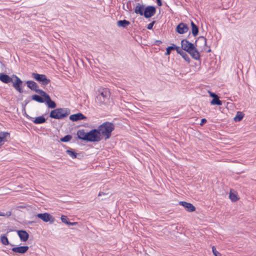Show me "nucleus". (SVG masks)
I'll return each instance as SVG.
<instances>
[{
    "label": "nucleus",
    "mask_w": 256,
    "mask_h": 256,
    "mask_svg": "<svg viewBox=\"0 0 256 256\" xmlns=\"http://www.w3.org/2000/svg\"><path fill=\"white\" fill-rule=\"evenodd\" d=\"M77 136L79 139L90 142H98L102 138L97 128L87 132L84 130H79L77 132Z\"/></svg>",
    "instance_id": "f257e3e1"
},
{
    "label": "nucleus",
    "mask_w": 256,
    "mask_h": 256,
    "mask_svg": "<svg viewBox=\"0 0 256 256\" xmlns=\"http://www.w3.org/2000/svg\"><path fill=\"white\" fill-rule=\"evenodd\" d=\"M181 46L182 50L188 52L194 60H200V54L194 44L184 39L181 41Z\"/></svg>",
    "instance_id": "f03ea898"
},
{
    "label": "nucleus",
    "mask_w": 256,
    "mask_h": 256,
    "mask_svg": "<svg viewBox=\"0 0 256 256\" xmlns=\"http://www.w3.org/2000/svg\"><path fill=\"white\" fill-rule=\"evenodd\" d=\"M97 129L100 136H104L106 140L111 136L112 132L114 129V125L112 122H106L99 126Z\"/></svg>",
    "instance_id": "7ed1b4c3"
},
{
    "label": "nucleus",
    "mask_w": 256,
    "mask_h": 256,
    "mask_svg": "<svg viewBox=\"0 0 256 256\" xmlns=\"http://www.w3.org/2000/svg\"><path fill=\"white\" fill-rule=\"evenodd\" d=\"M110 97V92L106 89H102L101 92L96 96L95 101L99 106H101L108 103Z\"/></svg>",
    "instance_id": "20e7f679"
},
{
    "label": "nucleus",
    "mask_w": 256,
    "mask_h": 256,
    "mask_svg": "<svg viewBox=\"0 0 256 256\" xmlns=\"http://www.w3.org/2000/svg\"><path fill=\"white\" fill-rule=\"evenodd\" d=\"M70 114V110L66 108H58L52 110L50 117L55 119H62L66 118Z\"/></svg>",
    "instance_id": "39448f33"
},
{
    "label": "nucleus",
    "mask_w": 256,
    "mask_h": 256,
    "mask_svg": "<svg viewBox=\"0 0 256 256\" xmlns=\"http://www.w3.org/2000/svg\"><path fill=\"white\" fill-rule=\"evenodd\" d=\"M32 76V78L43 86L48 85L50 82V80L48 79L44 74L33 72Z\"/></svg>",
    "instance_id": "423d86ee"
},
{
    "label": "nucleus",
    "mask_w": 256,
    "mask_h": 256,
    "mask_svg": "<svg viewBox=\"0 0 256 256\" xmlns=\"http://www.w3.org/2000/svg\"><path fill=\"white\" fill-rule=\"evenodd\" d=\"M40 96L44 98V102L50 108H54L56 106V104L51 100L50 96L45 92L40 91Z\"/></svg>",
    "instance_id": "0eeeda50"
},
{
    "label": "nucleus",
    "mask_w": 256,
    "mask_h": 256,
    "mask_svg": "<svg viewBox=\"0 0 256 256\" xmlns=\"http://www.w3.org/2000/svg\"><path fill=\"white\" fill-rule=\"evenodd\" d=\"M156 10L154 6H148L145 8L143 16L148 18L156 14Z\"/></svg>",
    "instance_id": "6e6552de"
},
{
    "label": "nucleus",
    "mask_w": 256,
    "mask_h": 256,
    "mask_svg": "<svg viewBox=\"0 0 256 256\" xmlns=\"http://www.w3.org/2000/svg\"><path fill=\"white\" fill-rule=\"evenodd\" d=\"M37 216L44 222H49L50 224H52L54 222V218L52 215L46 212L38 214Z\"/></svg>",
    "instance_id": "1a4fd4ad"
},
{
    "label": "nucleus",
    "mask_w": 256,
    "mask_h": 256,
    "mask_svg": "<svg viewBox=\"0 0 256 256\" xmlns=\"http://www.w3.org/2000/svg\"><path fill=\"white\" fill-rule=\"evenodd\" d=\"M14 77L15 78V81L13 82L12 86L14 88L18 90L19 92H22V80L16 76L14 75Z\"/></svg>",
    "instance_id": "9d476101"
},
{
    "label": "nucleus",
    "mask_w": 256,
    "mask_h": 256,
    "mask_svg": "<svg viewBox=\"0 0 256 256\" xmlns=\"http://www.w3.org/2000/svg\"><path fill=\"white\" fill-rule=\"evenodd\" d=\"M26 85H27V86L29 88H30L31 90L35 91L36 92L38 93L40 95V91L44 92L42 90L38 88V86L37 84L34 81H32V80L27 81Z\"/></svg>",
    "instance_id": "9b49d317"
},
{
    "label": "nucleus",
    "mask_w": 256,
    "mask_h": 256,
    "mask_svg": "<svg viewBox=\"0 0 256 256\" xmlns=\"http://www.w3.org/2000/svg\"><path fill=\"white\" fill-rule=\"evenodd\" d=\"M188 30V26L183 22H180L176 26V31L180 34L186 33Z\"/></svg>",
    "instance_id": "f8f14e48"
},
{
    "label": "nucleus",
    "mask_w": 256,
    "mask_h": 256,
    "mask_svg": "<svg viewBox=\"0 0 256 256\" xmlns=\"http://www.w3.org/2000/svg\"><path fill=\"white\" fill-rule=\"evenodd\" d=\"M179 204L183 206L186 210L188 212H194L196 210L195 207L190 203L182 201L179 202Z\"/></svg>",
    "instance_id": "ddd939ff"
},
{
    "label": "nucleus",
    "mask_w": 256,
    "mask_h": 256,
    "mask_svg": "<svg viewBox=\"0 0 256 256\" xmlns=\"http://www.w3.org/2000/svg\"><path fill=\"white\" fill-rule=\"evenodd\" d=\"M27 117L28 118L31 120L34 124H44L46 121V119L43 116H38L36 118H33L28 116Z\"/></svg>",
    "instance_id": "4468645a"
},
{
    "label": "nucleus",
    "mask_w": 256,
    "mask_h": 256,
    "mask_svg": "<svg viewBox=\"0 0 256 256\" xmlns=\"http://www.w3.org/2000/svg\"><path fill=\"white\" fill-rule=\"evenodd\" d=\"M70 119L72 122H76L79 120H85L86 119V117L82 113L79 112L70 115Z\"/></svg>",
    "instance_id": "2eb2a0df"
},
{
    "label": "nucleus",
    "mask_w": 256,
    "mask_h": 256,
    "mask_svg": "<svg viewBox=\"0 0 256 256\" xmlns=\"http://www.w3.org/2000/svg\"><path fill=\"white\" fill-rule=\"evenodd\" d=\"M18 234L22 242H26L28 238L29 235L26 230H18Z\"/></svg>",
    "instance_id": "dca6fc26"
},
{
    "label": "nucleus",
    "mask_w": 256,
    "mask_h": 256,
    "mask_svg": "<svg viewBox=\"0 0 256 256\" xmlns=\"http://www.w3.org/2000/svg\"><path fill=\"white\" fill-rule=\"evenodd\" d=\"M28 250V246H20L18 247H14L12 249V252L16 253L22 254L26 252Z\"/></svg>",
    "instance_id": "f3484780"
},
{
    "label": "nucleus",
    "mask_w": 256,
    "mask_h": 256,
    "mask_svg": "<svg viewBox=\"0 0 256 256\" xmlns=\"http://www.w3.org/2000/svg\"><path fill=\"white\" fill-rule=\"evenodd\" d=\"M144 6L138 3L134 8V12L136 14H139L140 16H143V13L144 10Z\"/></svg>",
    "instance_id": "a211bd4d"
},
{
    "label": "nucleus",
    "mask_w": 256,
    "mask_h": 256,
    "mask_svg": "<svg viewBox=\"0 0 256 256\" xmlns=\"http://www.w3.org/2000/svg\"><path fill=\"white\" fill-rule=\"evenodd\" d=\"M10 136L8 132H0V146L4 144L6 142V138Z\"/></svg>",
    "instance_id": "6ab92c4d"
},
{
    "label": "nucleus",
    "mask_w": 256,
    "mask_h": 256,
    "mask_svg": "<svg viewBox=\"0 0 256 256\" xmlns=\"http://www.w3.org/2000/svg\"><path fill=\"white\" fill-rule=\"evenodd\" d=\"M0 80L5 84H8L12 82V78L6 74H0Z\"/></svg>",
    "instance_id": "aec40b11"
},
{
    "label": "nucleus",
    "mask_w": 256,
    "mask_h": 256,
    "mask_svg": "<svg viewBox=\"0 0 256 256\" xmlns=\"http://www.w3.org/2000/svg\"><path fill=\"white\" fill-rule=\"evenodd\" d=\"M190 24L192 34L194 36H196L198 34V28L192 21L191 22Z\"/></svg>",
    "instance_id": "412c9836"
},
{
    "label": "nucleus",
    "mask_w": 256,
    "mask_h": 256,
    "mask_svg": "<svg viewBox=\"0 0 256 256\" xmlns=\"http://www.w3.org/2000/svg\"><path fill=\"white\" fill-rule=\"evenodd\" d=\"M130 22L128 20H120L117 22V26L119 27L122 28H126L127 26L130 25Z\"/></svg>",
    "instance_id": "4be33fe9"
},
{
    "label": "nucleus",
    "mask_w": 256,
    "mask_h": 256,
    "mask_svg": "<svg viewBox=\"0 0 256 256\" xmlns=\"http://www.w3.org/2000/svg\"><path fill=\"white\" fill-rule=\"evenodd\" d=\"M210 104L212 105L221 106L222 105V102L220 100L219 97L218 96H217V97L213 98V99L211 100Z\"/></svg>",
    "instance_id": "5701e85b"
},
{
    "label": "nucleus",
    "mask_w": 256,
    "mask_h": 256,
    "mask_svg": "<svg viewBox=\"0 0 256 256\" xmlns=\"http://www.w3.org/2000/svg\"><path fill=\"white\" fill-rule=\"evenodd\" d=\"M32 100L40 103L44 102V98L38 94H34L32 96Z\"/></svg>",
    "instance_id": "b1692460"
},
{
    "label": "nucleus",
    "mask_w": 256,
    "mask_h": 256,
    "mask_svg": "<svg viewBox=\"0 0 256 256\" xmlns=\"http://www.w3.org/2000/svg\"><path fill=\"white\" fill-rule=\"evenodd\" d=\"M243 118H244L243 114L240 112H237V114L234 118V120L236 122H240L242 119Z\"/></svg>",
    "instance_id": "393cba45"
},
{
    "label": "nucleus",
    "mask_w": 256,
    "mask_h": 256,
    "mask_svg": "<svg viewBox=\"0 0 256 256\" xmlns=\"http://www.w3.org/2000/svg\"><path fill=\"white\" fill-rule=\"evenodd\" d=\"M66 152L72 158H76L77 154L73 151L72 150H68Z\"/></svg>",
    "instance_id": "a878e982"
},
{
    "label": "nucleus",
    "mask_w": 256,
    "mask_h": 256,
    "mask_svg": "<svg viewBox=\"0 0 256 256\" xmlns=\"http://www.w3.org/2000/svg\"><path fill=\"white\" fill-rule=\"evenodd\" d=\"M188 63H190V58L188 54L186 53V52H184L182 54L180 55Z\"/></svg>",
    "instance_id": "bb28decb"
},
{
    "label": "nucleus",
    "mask_w": 256,
    "mask_h": 256,
    "mask_svg": "<svg viewBox=\"0 0 256 256\" xmlns=\"http://www.w3.org/2000/svg\"><path fill=\"white\" fill-rule=\"evenodd\" d=\"M72 138V136L68 134L65 136L64 137L60 138V140L62 142H68Z\"/></svg>",
    "instance_id": "cd10ccee"
},
{
    "label": "nucleus",
    "mask_w": 256,
    "mask_h": 256,
    "mask_svg": "<svg viewBox=\"0 0 256 256\" xmlns=\"http://www.w3.org/2000/svg\"><path fill=\"white\" fill-rule=\"evenodd\" d=\"M0 240L2 244L4 245H8L9 244L8 238L5 236H1Z\"/></svg>",
    "instance_id": "c85d7f7f"
},
{
    "label": "nucleus",
    "mask_w": 256,
    "mask_h": 256,
    "mask_svg": "<svg viewBox=\"0 0 256 256\" xmlns=\"http://www.w3.org/2000/svg\"><path fill=\"white\" fill-rule=\"evenodd\" d=\"M229 197L232 202H236L238 200L236 194L231 192L230 193Z\"/></svg>",
    "instance_id": "c756f323"
},
{
    "label": "nucleus",
    "mask_w": 256,
    "mask_h": 256,
    "mask_svg": "<svg viewBox=\"0 0 256 256\" xmlns=\"http://www.w3.org/2000/svg\"><path fill=\"white\" fill-rule=\"evenodd\" d=\"M172 50H174V44H172L171 46H169L166 48L165 54L166 56L170 55Z\"/></svg>",
    "instance_id": "7c9ffc66"
},
{
    "label": "nucleus",
    "mask_w": 256,
    "mask_h": 256,
    "mask_svg": "<svg viewBox=\"0 0 256 256\" xmlns=\"http://www.w3.org/2000/svg\"><path fill=\"white\" fill-rule=\"evenodd\" d=\"M12 212L10 211H7L6 212H0V216L8 217L10 216Z\"/></svg>",
    "instance_id": "2f4dec72"
},
{
    "label": "nucleus",
    "mask_w": 256,
    "mask_h": 256,
    "mask_svg": "<svg viewBox=\"0 0 256 256\" xmlns=\"http://www.w3.org/2000/svg\"><path fill=\"white\" fill-rule=\"evenodd\" d=\"M60 218H61V220L62 221V222H64L66 224H68V217L66 216L62 215L61 216Z\"/></svg>",
    "instance_id": "473e14b6"
},
{
    "label": "nucleus",
    "mask_w": 256,
    "mask_h": 256,
    "mask_svg": "<svg viewBox=\"0 0 256 256\" xmlns=\"http://www.w3.org/2000/svg\"><path fill=\"white\" fill-rule=\"evenodd\" d=\"M174 50H176L178 54H180V55L182 54L184 52L182 50H181L179 46H178L174 44Z\"/></svg>",
    "instance_id": "72a5a7b5"
},
{
    "label": "nucleus",
    "mask_w": 256,
    "mask_h": 256,
    "mask_svg": "<svg viewBox=\"0 0 256 256\" xmlns=\"http://www.w3.org/2000/svg\"><path fill=\"white\" fill-rule=\"evenodd\" d=\"M198 40L201 42L204 46L206 45V39L204 36H200L198 38Z\"/></svg>",
    "instance_id": "f704fd0d"
},
{
    "label": "nucleus",
    "mask_w": 256,
    "mask_h": 256,
    "mask_svg": "<svg viewBox=\"0 0 256 256\" xmlns=\"http://www.w3.org/2000/svg\"><path fill=\"white\" fill-rule=\"evenodd\" d=\"M212 251L214 256H221L220 253L216 250V248L214 246H213L212 248Z\"/></svg>",
    "instance_id": "c9c22d12"
},
{
    "label": "nucleus",
    "mask_w": 256,
    "mask_h": 256,
    "mask_svg": "<svg viewBox=\"0 0 256 256\" xmlns=\"http://www.w3.org/2000/svg\"><path fill=\"white\" fill-rule=\"evenodd\" d=\"M154 23H155V21H153V22H151L150 23L148 24L147 26V28L150 30H152V27H153Z\"/></svg>",
    "instance_id": "e433bc0d"
},
{
    "label": "nucleus",
    "mask_w": 256,
    "mask_h": 256,
    "mask_svg": "<svg viewBox=\"0 0 256 256\" xmlns=\"http://www.w3.org/2000/svg\"><path fill=\"white\" fill-rule=\"evenodd\" d=\"M208 93L210 94V96H211V97H212L213 98H214L215 97H217L218 95L216 94L215 93H214V92H211L210 91H208Z\"/></svg>",
    "instance_id": "4c0bfd02"
},
{
    "label": "nucleus",
    "mask_w": 256,
    "mask_h": 256,
    "mask_svg": "<svg viewBox=\"0 0 256 256\" xmlns=\"http://www.w3.org/2000/svg\"><path fill=\"white\" fill-rule=\"evenodd\" d=\"M207 122L206 120V118H202L201 120V122L200 124L201 126L203 125L204 124H205Z\"/></svg>",
    "instance_id": "58836bf2"
},
{
    "label": "nucleus",
    "mask_w": 256,
    "mask_h": 256,
    "mask_svg": "<svg viewBox=\"0 0 256 256\" xmlns=\"http://www.w3.org/2000/svg\"><path fill=\"white\" fill-rule=\"evenodd\" d=\"M76 223L75 222H70L68 221V224H67L69 225V226H74V225H76Z\"/></svg>",
    "instance_id": "ea45409f"
},
{
    "label": "nucleus",
    "mask_w": 256,
    "mask_h": 256,
    "mask_svg": "<svg viewBox=\"0 0 256 256\" xmlns=\"http://www.w3.org/2000/svg\"><path fill=\"white\" fill-rule=\"evenodd\" d=\"M157 4L158 6H161L162 5V2L161 0H156Z\"/></svg>",
    "instance_id": "a19ab883"
},
{
    "label": "nucleus",
    "mask_w": 256,
    "mask_h": 256,
    "mask_svg": "<svg viewBox=\"0 0 256 256\" xmlns=\"http://www.w3.org/2000/svg\"><path fill=\"white\" fill-rule=\"evenodd\" d=\"M105 194L104 193L102 192H100L99 194H98V196H101L102 195H104Z\"/></svg>",
    "instance_id": "79ce46f5"
},
{
    "label": "nucleus",
    "mask_w": 256,
    "mask_h": 256,
    "mask_svg": "<svg viewBox=\"0 0 256 256\" xmlns=\"http://www.w3.org/2000/svg\"><path fill=\"white\" fill-rule=\"evenodd\" d=\"M210 52V50L209 49L208 50V52Z\"/></svg>",
    "instance_id": "37998d69"
},
{
    "label": "nucleus",
    "mask_w": 256,
    "mask_h": 256,
    "mask_svg": "<svg viewBox=\"0 0 256 256\" xmlns=\"http://www.w3.org/2000/svg\"><path fill=\"white\" fill-rule=\"evenodd\" d=\"M158 43H160V44H161V43H162V42L159 41V42H158Z\"/></svg>",
    "instance_id": "c03bdc74"
}]
</instances>
